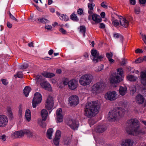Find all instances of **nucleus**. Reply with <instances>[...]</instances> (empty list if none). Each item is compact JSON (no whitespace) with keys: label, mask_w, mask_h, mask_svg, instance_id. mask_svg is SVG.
<instances>
[{"label":"nucleus","mask_w":146,"mask_h":146,"mask_svg":"<svg viewBox=\"0 0 146 146\" xmlns=\"http://www.w3.org/2000/svg\"><path fill=\"white\" fill-rule=\"evenodd\" d=\"M100 27L101 28L104 29L105 28V25L103 23H101L100 24Z\"/></svg>","instance_id":"nucleus-63"},{"label":"nucleus","mask_w":146,"mask_h":146,"mask_svg":"<svg viewBox=\"0 0 146 146\" xmlns=\"http://www.w3.org/2000/svg\"><path fill=\"white\" fill-rule=\"evenodd\" d=\"M119 19L120 25L125 28L127 27L129 24L128 21L122 16L119 17Z\"/></svg>","instance_id":"nucleus-18"},{"label":"nucleus","mask_w":146,"mask_h":146,"mask_svg":"<svg viewBox=\"0 0 146 146\" xmlns=\"http://www.w3.org/2000/svg\"><path fill=\"white\" fill-rule=\"evenodd\" d=\"M41 75L47 78H51L54 77L55 74L53 73L44 72L41 73Z\"/></svg>","instance_id":"nucleus-29"},{"label":"nucleus","mask_w":146,"mask_h":146,"mask_svg":"<svg viewBox=\"0 0 146 146\" xmlns=\"http://www.w3.org/2000/svg\"><path fill=\"white\" fill-rule=\"evenodd\" d=\"M83 10L82 9H79L77 11V13L80 15H82L83 13Z\"/></svg>","instance_id":"nucleus-59"},{"label":"nucleus","mask_w":146,"mask_h":146,"mask_svg":"<svg viewBox=\"0 0 146 146\" xmlns=\"http://www.w3.org/2000/svg\"><path fill=\"white\" fill-rule=\"evenodd\" d=\"M113 36L115 38H117L119 37L121 38H123V36H121L120 34L117 33H115L113 34Z\"/></svg>","instance_id":"nucleus-49"},{"label":"nucleus","mask_w":146,"mask_h":146,"mask_svg":"<svg viewBox=\"0 0 146 146\" xmlns=\"http://www.w3.org/2000/svg\"><path fill=\"white\" fill-rule=\"evenodd\" d=\"M61 135V132L59 130L56 131L55 134V138L60 139Z\"/></svg>","instance_id":"nucleus-42"},{"label":"nucleus","mask_w":146,"mask_h":146,"mask_svg":"<svg viewBox=\"0 0 146 146\" xmlns=\"http://www.w3.org/2000/svg\"><path fill=\"white\" fill-rule=\"evenodd\" d=\"M99 109L97 102H91L86 104L84 108V115L88 117L94 116L98 113Z\"/></svg>","instance_id":"nucleus-1"},{"label":"nucleus","mask_w":146,"mask_h":146,"mask_svg":"<svg viewBox=\"0 0 146 146\" xmlns=\"http://www.w3.org/2000/svg\"><path fill=\"white\" fill-rule=\"evenodd\" d=\"M67 124L72 129L75 130L77 129L79 126L78 121L75 119L69 120L67 123Z\"/></svg>","instance_id":"nucleus-12"},{"label":"nucleus","mask_w":146,"mask_h":146,"mask_svg":"<svg viewBox=\"0 0 146 146\" xmlns=\"http://www.w3.org/2000/svg\"><path fill=\"white\" fill-rule=\"evenodd\" d=\"M9 15L10 18L12 20L16 21H17V19L10 12L9 13Z\"/></svg>","instance_id":"nucleus-54"},{"label":"nucleus","mask_w":146,"mask_h":146,"mask_svg":"<svg viewBox=\"0 0 146 146\" xmlns=\"http://www.w3.org/2000/svg\"><path fill=\"white\" fill-rule=\"evenodd\" d=\"M58 139L56 138H55L53 140V142L55 145H58L59 141V139Z\"/></svg>","instance_id":"nucleus-50"},{"label":"nucleus","mask_w":146,"mask_h":146,"mask_svg":"<svg viewBox=\"0 0 146 146\" xmlns=\"http://www.w3.org/2000/svg\"><path fill=\"white\" fill-rule=\"evenodd\" d=\"M53 132V130L52 128H49L47 130L46 135L47 137L49 139H52Z\"/></svg>","instance_id":"nucleus-30"},{"label":"nucleus","mask_w":146,"mask_h":146,"mask_svg":"<svg viewBox=\"0 0 146 146\" xmlns=\"http://www.w3.org/2000/svg\"><path fill=\"white\" fill-rule=\"evenodd\" d=\"M117 92L115 91L108 92L105 95L106 99L110 101H113L116 100L117 98Z\"/></svg>","instance_id":"nucleus-10"},{"label":"nucleus","mask_w":146,"mask_h":146,"mask_svg":"<svg viewBox=\"0 0 146 146\" xmlns=\"http://www.w3.org/2000/svg\"><path fill=\"white\" fill-rule=\"evenodd\" d=\"M38 20L40 22L43 23H46L49 22V21L46 19L43 18H38Z\"/></svg>","instance_id":"nucleus-36"},{"label":"nucleus","mask_w":146,"mask_h":146,"mask_svg":"<svg viewBox=\"0 0 146 146\" xmlns=\"http://www.w3.org/2000/svg\"><path fill=\"white\" fill-rule=\"evenodd\" d=\"M123 70L121 68L117 69V72L115 73V76H112L110 79V82L112 83H117L121 82L123 80Z\"/></svg>","instance_id":"nucleus-3"},{"label":"nucleus","mask_w":146,"mask_h":146,"mask_svg":"<svg viewBox=\"0 0 146 146\" xmlns=\"http://www.w3.org/2000/svg\"><path fill=\"white\" fill-rule=\"evenodd\" d=\"M23 107L21 105H20L19 107L18 114L20 116H21L22 115Z\"/></svg>","instance_id":"nucleus-40"},{"label":"nucleus","mask_w":146,"mask_h":146,"mask_svg":"<svg viewBox=\"0 0 146 146\" xmlns=\"http://www.w3.org/2000/svg\"><path fill=\"white\" fill-rule=\"evenodd\" d=\"M112 23L115 26L117 27L119 25V23L117 20L115 19L112 21Z\"/></svg>","instance_id":"nucleus-46"},{"label":"nucleus","mask_w":146,"mask_h":146,"mask_svg":"<svg viewBox=\"0 0 146 146\" xmlns=\"http://www.w3.org/2000/svg\"><path fill=\"white\" fill-rule=\"evenodd\" d=\"M94 6L95 4L92 2H90L88 3V7L89 9L88 12L89 14H93L94 7Z\"/></svg>","instance_id":"nucleus-24"},{"label":"nucleus","mask_w":146,"mask_h":146,"mask_svg":"<svg viewBox=\"0 0 146 146\" xmlns=\"http://www.w3.org/2000/svg\"><path fill=\"white\" fill-rule=\"evenodd\" d=\"M7 26L9 28H11L12 27V25L9 22H8L7 23Z\"/></svg>","instance_id":"nucleus-64"},{"label":"nucleus","mask_w":146,"mask_h":146,"mask_svg":"<svg viewBox=\"0 0 146 146\" xmlns=\"http://www.w3.org/2000/svg\"><path fill=\"white\" fill-rule=\"evenodd\" d=\"M119 94L121 96H124L127 92V88L126 86L120 87L119 90Z\"/></svg>","instance_id":"nucleus-23"},{"label":"nucleus","mask_w":146,"mask_h":146,"mask_svg":"<svg viewBox=\"0 0 146 146\" xmlns=\"http://www.w3.org/2000/svg\"><path fill=\"white\" fill-rule=\"evenodd\" d=\"M6 110L9 117L12 118L13 117V113L11 108L10 107H8L6 108Z\"/></svg>","instance_id":"nucleus-35"},{"label":"nucleus","mask_w":146,"mask_h":146,"mask_svg":"<svg viewBox=\"0 0 146 146\" xmlns=\"http://www.w3.org/2000/svg\"><path fill=\"white\" fill-rule=\"evenodd\" d=\"M54 105V100L53 98L49 96L46 101L45 108L48 110H50Z\"/></svg>","instance_id":"nucleus-11"},{"label":"nucleus","mask_w":146,"mask_h":146,"mask_svg":"<svg viewBox=\"0 0 146 146\" xmlns=\"http://www.w3.org/2000/svg\"><path fill=\"white\" fill-rule=\"evenodd\" d=\"M143 62L142 57L139 58L135 60V62L136 64L140 63Z\"/></svg>","instance_id":"nucleus-48"},{"label":"nucleus","mask_w":146,"mask_h":146,"mask_svg":"<svg viewBox=\"0 0 146 146\" xmlns=\"http://www.w3.org/2000/svg\"><path fill=\"white\" fill-rule=\"evenodd\" d=\"M7 138V136L5 135H3L0 136V140L2 142L5 141Z\"/></svg>","instance_id":"nucleus-45"},{"label":"nucleus","mask_w":146,"mask_h":146,"mask_svg":"<svg viewBox=\"0 0 146 146\" xmlns=\"http://www.w3.org/2000/svg\"><path fill=\"white\" fill-rule=\"evenodd\" d=\"M25 134V130L15 132L13 134L14 138H21Z\"/></svg>","instance_id":"nucleus-21"},{"label":"nucleus","mask_w":146,"mask_h":146,"mask_svg":"<svg viewBox=\"0 0 146 146\" xmlns=\"http://www.w3.org/2000/svg\"><path fill=\"white\" fill-rule=\"evenodd\" d=\"M78 29H79V32L81 33H82L83 36L85 37L86 30L85 27L84 26H80L78 28Z\"/></svg>","instance_id":"nucleus-32"},{"label":"nucleus","mask_w":146,"mask_h":146,"mask_svg":"<svg viewBox=\"0 0 146 146\" xmlns=\"http://www.w3.org/2000/svg\"><path fill=\"white\" fill-rule=\"evenodd\" d=\"M71 19L73 21H78V19L75 14H72L71 15Z\"/></svg>","instance_id":"nucleus-38"},{"label":"nucleus","mask_w":146,"mask_h":146,"mask_svg":"<svg viewBox=\"0 0 146 146\" xmlns=\"http://www.w3.org/2000/svg\"><path fill=\"white\" fill-rule=\"evenodd\" d=\"M42 80V77L40 75H38L36 77L35 80L36 83Z\"/></svg>","instance_id":"nucleus-44"},{"label":"nucleus","mask_w":146,"mask_h":146,"mask_svg":"<svg viewBox=\"0 0 146 146\" xmlns=\"http://www.w3.org/2000/svg\"><path fill=\"white\" fill-rule=\"evenodd\" d=\"M31 89L30 87L27 86L25 87L23 90V93L25 96L27 97L29 94V93L31 91Z\"/></svg>","instance_id":"nucleus-31"},{"label":"nucleus","mask_w":146,"mask_h":146,"mask_svg":"<svg viewBox=\"0 0 146 146\" xmlns=\"http://www.w3.org/2000/svg\"><path fill=\"white\" fill-rule=\"evenodd\" d=\"M106 57L108 58V60L111 58L113 56L112 53L111 52L107 53L106 54Z\"/></svg>","instance_id":"nucleus-47"},{"label":"nucleus","mask_w":146,"mask_h":146,"mask_svg":"<svg viewBox=\"0 0 146 146\" xmlns=\"http://www.w3.org/2000/svg\"><path fill=\"white\" fill-rule=\"evenodd\" d=\"M69 83V81H68V80L66 79L65 80H64L63 81V84L64 85H68V86Z\"/></svg>","instance_id":"nucleus-53"},{"label":"nucleus","mask_w":146,"mask_h":146,"mask_svg":"<svg viewBox=\"0 0 146 146\" xmlns=\"http://www.w3.org/2000/svg\"><path fill=\"white\" fill-rule=\"evenodd\" d=\"M127 79L130 81L134 82L136 81L137 78L132 75H128L127 77Z\"/></svg>","instance_id":"nucleus-33"},{"label":"nucleus","mask_w":146,"mask_h":146,"mask_svg":"<svg viewBox=\"0 0 146 146\" xmlns=\"http://www.w3.org/2000/svg\"><path fill=\"white\" fill-rule=\"evenodd\" d=\"M103 68V66L101 65L98 67L95 68V70L96 72H99L102 70Z\"/></svg>","instance_id":"nucleus-43"},{"label":"nucleus","mask_w":146,"mask_h":146,"mask_svg":"<svg viewBox=\"0 0 146 146\" xmlns=\"http://www.w3.org/2000/svg\"><path fill=\"white\" fill-rule=\"evenodd\" d=\"M135 52L136 53H141L143 52V51L142 49L137 48L135 50Z\"/></svg>","instance_id":"nucleus-58"},{"label":"nucleus","mask_w":146,"mask_h":146,"mask_svg":"<svg viewBox=\"0 0 146 146\" xmlns=\"http://www.w3.org/2000/svg\"><path fill=\"white\" fill-rule=\"evenodd\" d=\"M92 19L95 22L94 23L92 22V24H97L100 22L102 20V19L100 16L96 14H94L92 15Z\"/></svg>","instance_id":"nucleus-19"},{"label":"nucleus","mask_w":146,"mask_h":146,"mask_svg":"<svg viewBox=\"0 0 146 146\" xmlns=\"http://www.w3.org/2000/svg\"><path fill=\"white\" fill-rule=\"evenodd\" d=\"M59 17L60 19L62 20L67 21L68 19V17L66 15H65L63 14H61L59 15Z\"/></svg>","instance_id":"nucleus-34"},{"label":"nucleus","mask_w":146,"mask_h":146,"mask_svg":"<svg viewBox=\"0 0 146 146\" xmlns=\"http://www.w3.org/2000/svg\"><path fill=\"white\" fill-rule=\"evenodd\" d=\"M93 78V76L90 74H84L80 78L79 83L82 86H87L90 84Z\"/></svg>","instance_id":"nucleus-4"},{"label":"nucleus","mask_w":146,"mask_h":146,"mask_svg":"<svg viewBox=\"0 0 146 146\" xmlns=\"http://www.w3.org/2000/svg\"><path fill=\"white\" fill-rule=\"evenodd\" d=\"M89 56V55L87 53H84L83 57V58L84 59H86L88 58Z\"/></svg>","instance_id":"nucleus-57"},{"label":"nucleus","mask_w":146,"mask_h":146,"mask_svg":"<svg viewBox=\"0 0 146 146\" xmlns=\"http://www.w3.org/2000/svg\"><path fill=\"white\" fill-rule=\"evenodd\" d=\"M45 28L47 30H50L52 28V27L51 25H47L45 26Z\"/></svg>","instance_id":"nucleus-56"},{"label":"nucleus","mask_w":146,"mask_h":146,"mask_svg":"<svg viewBox=\"0 0 146 146\" xmlns=\"http://www.w3.org/2000/svg\"><path fill=\"white\" fill-rule=\"evenodd\" d=\"M40 85L42 88L48 91L51 90V86L49 83L47 81H44L40 83Z\"/></svg>","instance_id":"nucleus-20"},{"label":"nucleus","mask_w":146,"mask_h":146,"mask_svg":"<svg viewBox=\"0 0 146 146\" xmlns=\"http://www.w3.org/2000/svg\"><path fill=\"white\" fill-rule=\"evenodd\" d=\"M62 33V34H65L66 33V31L64 30L63 28H61L59 30Z\"/></svg>","instance_id":"nucleus-61"},{"label":"nucleus","mask_w":146,"mask_h":146,"mask_svg":"<svg viewBox=\"0 0 146 146\" xmlns=\"http://www.w3.org/2000/svg\"><path fill=\"white\" fill-rule=\"evenodd\" d=\"M25 134H26L28 137L35 138L36 137V135L34 133L32 132L29 130L25 129Z\"/></svg>","instance_id":"nucleus-27"},{"label":"nucleus","mask_w":146,"mask_h":146,"mask_svg":"<svg viewBox=\"0 0 146 146\" xmlns=\"http://www.w3.org/2000/svg\"><path fill=\"white\" fill-rule=\"evenodd\" d=\"M8 119L4 115H0V127H5L7 124Z\"/></svg>","instance_id":"nucleus-14"},{"label":"nucleus","mask_w":146,"mask_h":146,"mask_svg":"<svg viewBox=\"0 0 146 146\" xmlns=\"http://www.w3.org/2000/svg\"><path fill=\"white\" fill-rule=\"evenodd\" d=\"M106 87L105 84L103 82H98L94 84L91 88L92 93L97 94L101 92L104 90Z\"/></svg>","instance_id":"nucleus-5"},{"label":"nucleus","mask_w":146,"mask_h":146,"mask_svg":"<svg viewBox=\"0 0 146 146\" xmlns=\"http://www.w3.org/2000/svg\"><path fill=\"white\" fill-rule=\"evenodd\" d=\"M78 86V82L77 80L74 79L69 81L68 87L70 89L72 90H74Z\"/></svg>","instance_id":"nucleus-13"},{"label":"nucleus","mask_w":146,"mask_h":146,"mask_svg":"<svg viewBox=\"0 0 146 146\" xmlns=\"http://www.w3.org/2000/svg\"><path fill=\"white\" fill-rule=\"evenodd\" d=\"M124 113V110L121 108H115L110 111L108 114V119L115 121L122 116Z\"/></svg>","instance_id":"nucleus-2"},{"label":"nucleus","mask_w":146,"mask_h":146,"mask_svg":"<svg viewBox=\"0 0 146 146\" xmlns=\"http://www.w3.org/2000/svg\"><path fill=\"white\" fill-rule=\"evenodd\" d=\"M92 56L91 58L94 63H96L101 61L103 58V56L99 55V53L96 50L92 49L91 51Z\"/></svg>","instance_id":"nucleus-7"},{"label":"nucleus","mask_w":146,"mask_h":146,"mask_svg":"<svg viewBox=\"0 0 146 146\" xmlns=\"http://www.w3.org/2000/svg\"><path fill=\"white\" fill-rule=\"evenodd\" d=\"M130 3L132 5H134L135 4V0H129Z\"/></svg>","instance_id":"nucleus-62"},{"label":"nucleus","mask_w":146,"mask_h":146,"mask_svg":"<svg viewBox=\"0 0 146 146\" xmlns=\"http://www.w3.org/2000/svg\"><path fill=\"white\" fill-rule=\"evenodd\" d=\"M144 100L143 96L140 94L137 96L135 98L136 102L139 104H142Z\"/></svg>","instance_id":"nucleus-25"},{"label":"nucleus","mask_w":146,"mask_h":146,"mask_svg":"<svg viewBox=\"0 0 146 146\" xmlns=\"http://www.w3.org/2000/svg\"><path fill=\"white\" fill-rule=\"evenodd\" d=\"M14 77L15 78L18 77L20 78H22L23 75L22 72H18L16 74L14 75Z\"/></svg>","instance_id":"nucleus-41"},{"label":"nucleus","mask_w":146,"mask_h":146,"mask_svg":"<svg viewBox=\"0 0 146 146\" xmlns=\"http://www.w3.org/2000/svg\"><path fill=\"white\" fill-rule=\"evenodd\" d=\"M136 87L133 85L130 88V90L131 93L134 94L136 92Z\"/></svg>","instance_id":"nucleus-39"},{"label":"nucleus","mask_w":146,"mask_h":146,"mask_svg":"<svg viewBox=\"0 0 146 146\" xmlns=\"http://www.w3.org/2000/svg\"><path fill=\"white\" fill-rule=\"evenodd\" d=\"M25 117L28 121H30L31 117V112L29 109H27L25 111Z\"/></svg>","instance_id":"nucleus-28"},{"label":"nucleus","mask_w":146,"mask_h":146,"mask_svg":"<svg viewBox=\"0 0 146 146\" xmlns=\"http://www.w3.org/2000/svg\"><path fill=\"white\" fill-rule=\"evenodd\" d=\"M42 100V96L41 94L39 92H36L34 95L32 104L33 106L35 108L36 106L40 103Z\"/></svg>","instance_id":"nucleus-8"},{"label":"nucleus","mask_w":146,"mask_h":146,"mask_svg":"<svg viewBox=\"0 0 146 146\" xmlns=\"http://www.w3.org/2000/svg\"><path fill=\"white\" fill-rule=\"evenodd\" d=\"M1 81L3 84L5 85H7L8 83L7 80L5 79H2Z\"/></svg>","instance_id":"nucleus-51"},{"label":"nucleus","mask_w":146,"mask_h":146,"mask_svg":"<svg viewBox=\"0 0 146 146\" xmlns=\"http://www.w3.org/2000/svg\"><path fill=\"white\" fill-rule=\"evenodd\" d=\"M62 110L60 108L57 109L56 112L57 116L56 122H61L63 121V116L62 115Z\"/></svg>","instance_id":"nucleus-16"},{"label":"nucleus","mask_w":146,"mask_h":146,"mask_svg":"<svg viewBox=\"0 0 146 146\" xmlns=\"http://www.w3.org/2000/svg\"><path fill=\"white\" fill-rule=\"evenodd\" d=\"M140 125L132 129L128 128L126 129L127 133L133 136H138L144 133V131L140 128Z\"/></svg>","instance_id":"nucleus-6"},{"label":"nucleus","mask_w":146,"mask_h":146,"mask_svg":"<svg viewBox=\"0 0 146 146\" xmlns=\"http://www.w3.org/2000/svg\"><path fill=\"white\" fill-rule=\"evenodd\" d=\"M79 100L77 96L75 95L71 96L69 98V104L71 106H75L79 103Z\"/></svg>","instance_id":"nucleus-9"},{"label":"nucleus","mask_w":146,"mask_h":146,"mask_svg":"<svg viewBox=\"0 0 146 146\" xmlns=\"http://www.w3.org/2000/svg\"><path fill=\"white\" fill-rule=\"evenodd\" d=\"M129 124L132 127V129L140 125L139 121L136 119H132L128 121Z\"/></svg>","instance_id":"nucleus-17"},{"label":"nucleus","mask_w":146,"mask_h":146,"mask_svg":"<svg viewBox=\"0 0 146 146\" xmlns=\"http://www.w3.org/2000/svg\"><path fill=\"white\" fill-rule=\"evenodd\" d=\"M135 11L136 13L139 14L140 12V9L139 8V7H136L135 8Z\"/></svg>","instance_id":"nucleus-55"},{"label":"nucleus","mask_w":146,"mask_h":146,"mask_svg":"<svg viewBox=\"0 0 146 146\" xmlns=\"http://www.w3.org/2000/svg\"><path fill=\"white\" fill-rule=\"evenodd\" d=\"M101 6L102 7L104 8L107 9L108 8V6L105 4L104 2H102L101 4Z\"/></svg>","instance_id":"nucleus-60"},{"label":"nucleus","mask_w":146,"mask_h":146,"mask_svg":"<svg viewBox=\"0 0 146 146\" xmlns=\"http://www.w3.org/2000/svg\"><path fill=\"white\" fill-rule=\"evenodd\" d=\"M106 129V128L105 126L104 125H99L96 127L95 129L96 131L99 133H101L104 132Z\"/></svg>","instance_id":"nucleus-26"},{"label":"nucleus","mask_w":146,"mask_h":146,"mask_svg":"<svg viewBox=\"0 0 146 146\" xmlns=\"http://www.w3.org/2000/svg\"><path fill=\"white\" fill-rule=\"evenodd\" d=\"M40 113L42 121H45L48 115V111L46 109H43L41 111Z\"/></svg>","instance_id":"nucleus-22"},{"label":"nucleus","mask_w":146,"mask_h":146,"mask_svg":"<svg viewBox=\"0 0 146 146\" xmlns=\"http://www.w3.org/2000/svg\"><path fill=\"white\" fill-rule=\"evenodd\" d=\"M141 37L142 40L144 41L145 43L146 44V36L145 35L142 34Z\"/></svg>","instance_id":"nucleus-52"},{"label":"nucleus","mask_w":146,"mask_h":146,"mask_svg":"<svg viewBox=\"0 0 146 146\" xmlns=\"http://www.w3.org/2000/svg\"><path fill=\"white\" fill-rule=\"evenodd\" d=\"M133 143L132 139H127L121 141V146H132Z\"/></svg>","instance_id":"nucleus-15"},{"label":"nucleus","mask_w":146,"mask_h":146,"mask_svg":"<svg viewBox=\"0 0 146 146\" xmlns=\"http://www.w3.org/2000/svg\"><path fill=\"white\" fill-rule=\"evenodd\" d=\"M19 67L21 69H25L28 67V65L27 64H23L19 65Z\"/></svg>","instance_id":"nucleus-37"}]
</instances>
